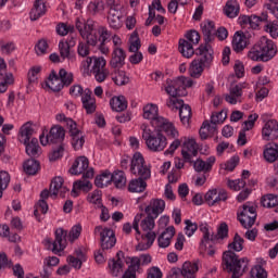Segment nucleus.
I'll use <instances>...</instances> for the list:
<instances>
[{"instance_id":"423d86ee","label":"nucleus","mask_w":278,"mask_h":278,"mask_svg":"<svg viewBox=\"0 0 278 278\" xmlns=\"http://www.w3.org/2000/svg\"><path fill=\"white\" fill-rule=\"evenodd\" d=\"M106 3L110 5L109 26L111 29L118 30L125 24V18H127V7L121 0H108Z\"/></svg>"},{"instance_id":"e433bc0d","label":"nucleus","mask_w":278,"mask_h":278,"mask_svg":"<svg viewBox=\"0 0 278 278\" xmlns=\"http://www.w3.org/2000/svg\"><path fill=\"white\" fill-rule=\"evenodd\" d=\"M79 190H83V192H90V190H92V182L86 178L75 181L73 184L72 197H79Z\"/></svg>"},{"instance_id":"72a5a7b5","label":"nucleus","mask_w":278,"mask_h":278,"mask_svg":"<svg viewBox=\"0 0 278 278\" xmlns=\"http://www.w3.org/2000/svg\"><path fill=\"white\" fill-rule=\"evenodd\" d=\"M109 105L112 112H125L127 110V99L124 96H114L110 99Z\"/></svg>"},{"instance_id":"6e6d98bb","label":"nucleus","mask_w":278,"mask_h":278,"mask_svg":"<svg viewBox=\"0 0 278 278\" xmlns=\"http://www.w3.org/2000/svg\"><path fill=\"white\" fill-rule=\"evenodd\" d=\"M26 147V153L30 157H36L40 153V146L38 144V139L34 138L28 141L27 143H24Z\"/></svg>"},{"instance_id":"c03bdc74","label":"nucleus","mask_w":278,"mask_h":278,"mask_svg":"<svg viewBox=\"0 0 278 278\" xmlns=\"http://www.w3.org/2000/svg\"><path fill=\"white\" fill-rule=\"evenodd\" d=\"M214 134H216V126L214 123L205 121L200 128V138L207 140V138H212Z\"/></svg>"},{"instance_id":"20e7f679","label":"nucleus","mask_w":278,"mask_h":278,"mask_svg":"<svg viewBox=\"0 0 278 278\" xmlns=\"http://www.w3.org/2000/svg\"><path fill=\"white\" fill-rule=\"evenodd\" d=\"M277 55V45L274 40L262 37L248 52L252 62H270Z\"/></svg>"},{"instance_id":"49530a36","label":"nucleus","mask_w":278,"mask_h":278,"mask_svg":"<svg viewBox=\"0 0 278 278\" xmlns=\"http://www.w3.org/2000/svg\"><path fill=\"white\" fill-rule=\"evenodd\" d=\"M97 188H108L112 184V173L110 170L102 172L94 179Z\"/></svg>"},{"instance_id":"37998d69","label":"nucleus","mask_w":278,"mask_h":278,"mask_svg":"<svg viewBox=\"0 0 278 278\" xmlns=\"http://www.w3.org/2000/svg\"><path fill=\"white\" fill-rule=\"evenodd\" d=\"M75 255L76 257L73 255L67 256V263L71 264L73 268H76V270H79V268H81L83 262H86L87 260L86 253H84L81 250H76Z\"/></svg>"},{"instance_id":"3c124183","label":"nucleus","mask_w":278,"mask_h":278,"mask_svg":"<svg viewBox=\"0 0 278 278\" xmlns=\"http://www.w3.org/2000/svg\"><path fill=\"white\" fill-rule=\"evenodd\" d=\"M23 169L26 175H36L40 170V162L30 159L24 162Z\"/></svg>"},{"instance_id":"c9c22d12","label":"nucleus","mask_w":278,"mask_h":278,"mask_svg":"<svg viewBox=\"0 0 278 278\" xmlns=\"http://www.w3.org/2000/svg\"><path fill=\"white\" fill-rule=\"evenodd\" d=\"M45 14H47L45 0H36L29 14L30 21H38V18H40V16H45Z\"/></svg>"},{"instance_id":"4c0bfd02","label":"nucleus","mask_w":278,"mask_h":278,"mask_svg":"<svg viewBox=\"0 0 278 278\" xmlns=\"http://www.w3.org/2000/svg\"><path fill=\"white\" fill-rule=\"evenodd\" d=\"M46 84L48 88H50V90H52L53 92H60V90L64 88V83H62V78L58 76V73H55V71L51 72Z\"/></svg>"},{"instance_id":"052dcab7","label":"nucleus","mask_w":278,"mask_h":278,"mask_svg":"<svg viewBox=\"0 0 278 278\" xmlns=\"http://www.w3.org/2000/svg\"><path fill=\"white\" fill-rule=\"evenodd\" d=\"M88 203H92V205H97V207H102L103 203L101 202V191L94 190L93 192L87 195Z\"/></svg>"},{"instance_id":"de8ad7c7","label":"nucleus","mask_w":278,"mask_h":278,"mask_svg":"<svg viewBox=\"0 0 278 278\" xmlns=\"http://www.w3.org/2000/svg\"><path fill=\"white\" fill-rule=\"evenodd\" d=\"M144 190H147V181L142 177L135 178L128 184L129 192H144Z\"/></svg>"},{"instance_id":"a18cd8bd","label":"nucleus","mask_w":278,"mask_h":278,"mask_svg":"<svg viewBox=\"0 0 278 278\" xmlns=\"http://www.w3.org/2000/svg\"><path fill=\"white\" fill-rule=\"evenodd\" d=\"M178 45L179 52L184 58L190 59L192 55H194V47L192 46L193 43L186 39H180Z\"/></svg>"},{"instance_id":"c756f323","label":"nucleus","mask_w":278,"mask_h":278,"mask_svg":"<svg viewBox=\"0 0 278 278\" xmlns=\"http://www.w3.org/2000/svg\"><path fill=\"white\" fill-rule=\"evenodd\" d=\"M175 237V226L167 227L157 238L160 249H168Z\"/></svg>"},{"instance_id":"f8f14e48","label":"nucleus","mask_w":278,"mask_h":278,"mask_svg":"<svg viewBox=\"0 0 278 278\" xmlns=\"http://www.w3.org/2000/svg\"><path fill=\"white\" fill-rule=\"evenodd\" d=\"M43 244L48 251H52L55 255H61L60 253L66 249V231L58 228L55 230V240L52 241L50 238H46Z\"/></svg>"},{"instance_id":"c85d7f7f","label":"nucleus","mask_w":278,"mask_h":278,"mask_svg":"<svg viewBox=\"0 0 278 278\" xmlns=\"http://www.w3.org/2000/svg\"><path fill=\"white\" fill-rule=\"evenodd\" d=\"M36 134V130L34 129V123L26 122L24 125L21 126L18 131V140L23 144H27L29 140H31V137Z\"/></svg>"},{"instance_id":"393cba45","label":"nucleus","mask_w":278,"mask_h":278,"mask_svg":"<svg viewBox=\"0 0 278 278\" xmlns=\"http://www.w3.org/2000/svg\"><path fill=\"white\" fill-rule=\"evenodd\" d=\"M200 231L202 233L200 249L202 251H207V244L216 240V237L214 236V230H212V228H210L207 224H201Z\"/></svg>"},{"instance_id":"4468645a","label":"nucleus","mask_w":278,"mask_h":278,"mask_svg":"<svg viewBox=\"0 0 278 278\" xmlns=\"http://www.w3.org/2000/svg\"><path fill=\"white\" fill-rule=\"evenodd\" d=\"M108 61L103 56H89L81 62L80 68L85 75L105 70Z\"/></svg>"},{"instance_id":"2eb2a0df","label":"nucleus","mask_w":278,"mask_h":278,"mask_svg":"<svg viewBox=\"0 0 278 278\" xmlns=\"http://www.w3.org/2000/svg\"><path fill=\"white\" fill-rule=\"evenodd\" d=\"M227 199H229V193L220 187L208 189L204 195L205 203L210 207H216V205H220Z\"/></svg>"},{"instance_id":"ea45409f","label":"nucleus","mask_w":278,"mask_h":278,"mask_svg":"<svg viewBox=\"0 0 278 278\" xmlns=\"http://www.w3.org/2000/svg\"><path fill=\"white\" fill-rule=\"evenodd\" d=\"M180 273L185 278H197L195 275L197 273H199V262H185L180 269Z\"/></svg>"},{"instance_id":"7c9ffc66","label":"nucleus","mask_w":278,"mask_h":278,"mask_svg":"<svg viewBox=\"0 0 278 278\" xmlns=\"http://www.w3.org/2000/svg\"><path fill=\"white\" fill-rule=\"evenodd\" d=\"M125 268V263L121 257L109 260L108 263V273L112 275V277H119L123 275V270Z\"/></svg>"},{"instance_id":"09e8293b","label":"nucleus","mask_w":278,"mask_h":278,"mask_svg":"<svg viewBox=\"0 0 278 278\" xmlns=\"http://www.w3.org/2000/svg\"><path fill=\"white\" fill-rule=\"evenodd\" d=\"M155 218L152 215H147L146 218L140 219V227L143 233H155L153 229H155Z\"/></svg>"},{"instance_id":"bf43d9fd","label":"nucleus","mask_w":278,"mask_h":278,"mask_svg":"<svg viewBox=\"0 0 278 278\" xmlns=\"http://www.w3.org/2000/svg\"><path fill=\"white\" fill-rule=\"evenodd\" d=\"M263 207H278V195L267 194L262 198Z\"/></svg>"},{"instance_id":"58836bf2","label":"nucleus","mask_w":278,"mask_h":278,"mask_svg":"<svg viewBox=\"0 0 278 278\" xmlns=\"http://www.w3.org/2000/svg\"><path fill=\"white\" fill-rule=\"evenodd\" d=\"M263 266H266V262L264 258L258 257L256 258V265H254L251 269V277L252 278H268V273L264 269Z\"/></svg>"},{"instance_id":"bb28decb","label":"nucleus","mask_w":278,"mask_h":278,"mask_svg":"<svg viewBox=\"0 0 278 278\" xmlns=\"http://www.w3.org/2000/svg\"><path fill=\"white\" fill-rule=\"evenodd\" d=\"M216 164V156H208L205 161L198 159L193 162V168L195 173H210Z\"/></svg>"},{"instance_id":"f03ea898","label":"nucleus","mask_w":278,"mask_h":278,"mask_svg":"<svg viewBox=\"0 0 278 278\" xmlns=\"http://www.w3.org/2000/svg\"><path fill=\"white\" fill-rule=\"evenodd\" d=\"M142 117L146 121H150L154 129H162L168 138H177L179 136V130L175 127L173 123L163 116H160V108L155 103H148L143 105Z\"/></svg>"},{"instance_id":"13d9d810","label":"nucleus","mask_w":278,"mask_h":278,"mask_svg":"<svg viewBox=\"0 0 278 278\" xmlns=\"http://www.w3.org/2000/svg\"><path fill=\"white\" fill-rule=\"evenodd\" d=\"M129 51L130 53H136L141 45H140V37H138V33L137 31H132L130 37H129Z\"/></svg>"},{"instance_id":"473e14b6","label":"nucleus","mask_w":278,"mask_h":278,"mask_svg":"<svg viewBox=\"0 0 278 278\" xmlns=\"http://www.w3.org/2000/svg\"><path fill=\"white\" fill-rule=\"evenodd\" d=\"M88 157L79 156L75 160L72 167L70 168L71 175H81L89 166Z\"/></svg>"},{"instance_id":"cd10ccee","label":"nucleus","mask_w":278,"mask_h":278,"mask_svg":"<svg viewBox=\"0 0 278 278\" xmlns=\"http://www.w3.org/2000/svg\"><path fill=\"white\" fill-rule=\"evenodd\" d=\"M260 21H268V14L263 13L261 16L257 15H241L238 17L239 25H250L253 29H256V27H260Z\"/></svg>"},{"instance_id":"603ef678","label":"nucleus","mask_w":278,"mask_h":278,"mask_svg":"<svg viewBox=\"0 0 278 278\" xmlns=\"http://www.w3.org/2000/svg\"><path fill=\"white\" fill-rule=\"evenodd\" d=\"M202 34L205 36L206 41H211L216 34V27L214 26V22H203L201 24Z\"/></svg>"},{"instance_id":"774afa93","label":"nucleus","mask_w":278,"mask_h":278,"mask_svg":"<svg viewBox=\"0 0 278 278\" xmlns=\"http://www.w3.org/2000/svg\"><path fill=\"white\" fill-rule=\"evenodd\" d=\"M166 103L170 110H179L185 105L184 100L179 99L178 97H169Z\"/></svg>"},{"instance_id":"a878e982","label":"nucleus","mask_w":278,"mask_h":278,"mask_svg":"<svg viewBox=\"0 0 278 278\" xmlns=\"http://www.w3.org/2000/svg\"><path fill=\"white\" fill-rule=\"evenodd\" d=\"M112 58L110 61V66L112 68H123L125 66V60L127 59V53L123 48H113Z\"/></svg>"},{"instance_id":"2f4dec72","label":"nucleus","mask_w":278,"mask_h":278,"mask_svg":"<svg viewBox=\"0 0 278 278\" xmlns=\"http://www.w3.org/2000/svg\"><path fill=\"white\" fill-rule=\"evenodd\" d=\"M263 157L265 162L273 164L278 160V144L277 143H267L263 151Z\"/></svg>"},{"instance_id":"a19ab883","label":"nucleus","mask_w":278,"mask_h":278,"mask_svg":"<svg viewBox=\"0 0 278 278\" xmlns=\"http://www.w3.org/2000/svg\"><path fill=\"white\" fill-rule=\"evenodd\" d=\"M224 14L228 18H236L240 14V2L238 0H228L224 8Z\"/></svg>"},{"instance_id":"0e129e2a","label":"nucleus","mask_w":278,"mask_h":278,"mask_svg":"<svg viewBox=\"0 0 278 278\" xmlns=\"http://www.w3.org/2000/svg\"><path fill=\"white\" fill-rule=\"evenodd\" d=\"M227 186L230 190H233L235 192H240V189L247 186V181H244L243 179H228Z\"/></svg>"},{"instance_id":"338daca9","label":"nucleus","mask_w":278,"mask_h":278,"mask_svg":"<svg viewBox=\"0 0 278 278\" xmlns=\"http://www.w3.org/2000/svg\"><path fill=\"white\" fill-rule=\"evenodd\" d=\"M113 81L116 84V86H125L129 84V77L125 72L118 71L115 77H113Z\"/></svg>"},{"instance_id":"f3484780","label":"nucleus","mask_w":278,"mask_h":278,"mask_svg":"<svg viewBox=\"0 0 278 278\" xmlns=\"http://www.w3.org/2000/svg\"><path fill=\"white\" fill-rule=\"evenodd\" d=\"M199 153V143L197 139L192 137H184L181 144V155L185 162H192L193 157H197Z\"/></svg>"},{"instance_id":"9d476101","label":"nucleus","mask_w":278,"mask_h":278,"mask_svg":"<svg viewBox=\"0 0 278 278\" xmlns=\"http://www.w3.org/2000/svg\"><path fill=\"white\" fill-rule=\"evenodd\" d=\"M130 173L141 179L151 178V166L144 161V156L140 152H136L130 160Z\"/></svg>"},{"instance_id":"f704fd0d","label":"nucleus","mask_w":278,"mask_h":278,"mask_svg":"<svg viewBox=\"0 0 278 278\" xmlns=\"http://www.w3.org/2000/svg\"><path fill=\"white\" fill-rule=\"evenodd\" d=\"M249 45V39L247 38V35L243 33H236L232 39V48L233 51L237 53H240V51H244L247 49V46Z\"/></svg>"},{"instance_id":"79ce46f5","label":"nucleus","mask_w":278,"mask_h":278,"mask_svg":"<svg viewBox=\"0 0 278 278\" xmlns=\"http://www.w3.org/2000/svg\"><path fill=\"white\" fill-rule=\"evenodd\" d=\"M105 10V2L103 0H91L87 5L88 14L97 16V14H103Z\"/></svg>"},{"instance_id":"f257e3e1","label":"nucleus","mask_w":278,"mask_h":278,"mask_svg":"<svg viewBox=\"0 0 278 278\" xmlns=\"http://www.w3.org/2000/svg\"><path fill=\"white\" fill-rule=\"evenodd\" d=\"M228 251L223 254V264L225 270L227 273H231V278H240L242 277L247 270H249L250 260L249 257H238L240 251L244 249V239L239 236V233H235L232 242L228 244ZM235 251V252H233Z\"/></svg>"},{"instance_id":"5701e85b","label":"nucleus","mask_w":278,"mask_h":278,"mask_svg":"<svg viewBox=\"0 0 278 278\" xmlns=\"http://www.w3.org/2000/svg\"><path fill=\"white\" fill-rule=\"evenodd\" d=\"M71 47H75V40H71L70 42L61 40L59 42L60 55L63 60H68V62H77V55H75V52H71Z\"/></svg>"},{"instance_id":"aec40b11","label":"nucleus","mask_w":278,"mask_h":278,"mask_svg":"<svg viewBox=\"0 0 278 278\" xmlns=\"http://www.w3.org/2000/svg\"><path fill=\"white\" fill-rule=\"evenodd\" d=\"M68 192V188L64 186V178L56 176L52 179L50 184V197L51 199H55V197L64 198Z\"/></svg>"},{"instance_id":"4be33fe9","label":"nucleus","mask_w":278,"mask_h":278,"mask_svg":"<svg viewBox=\"0 0 278 278\" xmlns=\"http://www.w3.org/2000/svg\"><path fill=\"white\" fill-rule=\"evenodd\" d=\"M81 103L87 114H94V112H97V99L90 89L87 88L84 90L81 94Z\"/></svg>"},{"instance_id":"b1692460","label":"nucleus","mask_w":278,"mask_h":278,"mask_svg":"<svg viewBox=\"0 0 278 278\" xmlns=\"http://www.w3.org/2000/svg\"><path fill=\"white\" fill-rule=\"evenodd\" d=\"M263 140H277L278 123L275 119H269L265 123L262 129Z\"/></svg>"},{"instance_id":"1a4fd4ad","label":"nucleus","mask_w":278,"mask_h":278,"mask_svg":"<svg viewBox=\"0 0 278 278\" xmlns=\"http://www.w3.org/2000/svg\"><path fill=\"white\" fill-rule=\"evenodd\" d=\"M140 220H142V214H137L134 217V230H135V238L138 242L136 249L137 251H147L153 247L155 242L156 235L155 232H140Z\"/></svg>"},{"instance_id":"7ed1b4c3","label":"nucleus","mask_w":278,"mask_h":278,"mask_svg":"<svg viewBox=\"0 0 278 278\" xmlns=\"http://www.w3.org/2000/svg\"><path fill=\"white\" fill-rule=\"evenodd\" d=\"M162 128L152 130L147 124L141 125V137L146 147L152 153H162L168 147V139L162 134Z\"/></svg>"},{"instance_id":"69168bd1","label":"nucleus","mask_w":278,"mask_h":278,"mask_svg":"<svg viewBox=\"0 0 278 278\" xmlns=\"http://www.w3.org/2000/svg\"><path fill=\"white\" fill-rule=\"evenodd\" d=\"M10 185V174L8 172H0V199L3 197V190Z\"/></svg>"},{"instance_id":"a211bd4d","label":"nucleus","mask_w":278,"mask_h":278,"mask_svg":"<svg viewBox=\"0 0 278 278\" xmlns=\"http://www.w3.org/2000/svg\"><path fill=\"white\" fill-rule=\"evenodd\" d=\"M249 88L247 83H239L230 88L229 93L225 96V101L230 105L242 103V90Z\"/></svg>"},{"instance_id":"9b49d317","label":"nucleus","mask_w":278,"mask_h":278,"mask_svg":"<svg viewBox=\"0 0 278 278\" xmlns=\"http://www.w3.org/2000/svg\"><path fill=\"white\" fill-rule=\"evenodd\" d=\"M256 218H257V208L255 204L251 202L243 204L238 212V220L239 223H241L244 229H251V227L255 225Z\"/></svg>"},{"instance_id":"5fc2aeb1","label":"nucleus","mask_w":278,"mask_h":278,"mask_svg":"<svg viewBox=\"0 0 278 278\" xmlns=\"http://www.w3.org/2000/svg\"><path fill=\"white\" fill-rule=\"evenodd\" d=\"M261 23H266L264 25V31L269 34L271 38H278V22L277 21H261Z\"/></svg>"},{"instance_id":"ddd939ff","label":"nucleus","mask_w":278,"mask_h":278,"mask_svg":"<svg viewBox=\"0 0 278 278\" xmlns=\"http://www.w3.org/2000/svg\"><path fill=\"white\" fill-rule=\"evenodd\" d=\"M47 130H43L39 136V141L42 147H47L48 144H58V142H62L66 136V130L62 126H53L49 134Z\"/></svg>"},{"instance_id":"39448f33","label":"nucleus","mask_w":278,"mask_h":278,"mask_svg":"<svg viewBox=\"0 0 278 278\" xmlns=\"http://www.w3.org/2000/svg\"><path fill=\"white\" fill-rule=\"evenodd\" d=\"M214 60V50L212 46L204 45L200 46L197 51V56L192 60L189 66V75L194 79H199L203 75V71L212 64Z\"/></svg>"},{"instance_id":"412c9836","label":"nucleus","mask_w":278,"mask_h":278,"mask_svg":"<svg viewBox=\"0 0 278 278\" xmlns=\"http://www.w3.org/2000/svg\"><path fill=\"white\" fill-rule=\"evenodd\" d=\"M5 68H8L5 60L0 58V92H7L8 86L14 84V75L12 73L4 74Z\"/></svg>"},{"instance_id":"8fccbe9b","label":"nucleus","mask_w":278,"mask_h":278,"mask_svg":"<svg viewBox=\"0 0 278 278\" xmlns=\"http://www.w3.org/2000/svg\"><path fill=\"white\" fill-rule=\"evenodd\" d=\"M111 177L115 188L123 189L125 186H127V177L125 176V172L115 170L113 174H111Z\"/></svg>"},{"instance_id":"6e6552de","label":"nucleus","mask_w":278,"mask_h":278,"mask_svg":"<svg viewBox=\"0 0 278 278\" xmlns=\"http://www.w3.org/2000/svg\"><path fill=\"white\" fill-rule=\"evenodd\" d=\"M75 25L81 38L87 40L88 45L91 47H97V45H99V36L94 29V21H86L84 17H77Z\"/></svg>"},{"instance_id":"864d4df0","label":"nucleus","mask_w":278,"mask_h":278,"mask_svg":"<svg viewBox=\"0 0 278 278\" xmlns=\"http://www.w3.org/2000/svg\"><path fill=\"white\" fill-rule=\"evenodd\" d=\"M85 143H86V138L84 136V132L71 135V144L75 151H79L84 149Z\"/></svg>"},{"instance_id":"4d7b16f0","label":"nucleus","mask_w":278,"mask_h":278,"mask_svg":"<svg viewBox=\"0 0 278 278\" xmlns=\"http://www.w3.org/2000/svg\"><path fill=\"white\" fill-rule=\"evenodd\" d=\"M191 116H192V109L190 108V105L185 104L179 109V117L182 125H188V123H190Z\"/></svg>"},{"instance_id":"0eeeda50","label":"nucleus","mask_w":278,"mask_h":278,"mask_svg":"<svg viewBox=\"0 0 278 278\" xmlns=\"http://www.w3.org/2000/svg\"><path fill=\"white\" fill-rule=\"evenodd\" d=\"M192 86H194V80L190 77L180 76L174 79H167L162 88L168 97H185L186 88H192Z\"/></svg>"},{"instance_id":"dca6fc26","label":"nucleus","mask_w":278,"mask_h":278,"mask_svg":"<svg viewBox=\"0 0 278 278\" xmlns=\"http://www.w3.org/2000/svg\"><path fill=\"white\" fill-rule=\"evenodd\" d=\"M96 236H100V242L103 251H108L109 249H113L116 244V236L114 235V230L103 226H97L94 228Z\"/></svg>"},{"instance_id":"e2e57ef3","label":"nucleus","mask_w":278,"mask_h":278,"mask_svg":"<svg viewBox=\"0 0 278 278\" xmlns=\"http://www.w3.org/2000/svg\"><path fill=\"white\" fill-rule=\"evenodd\" d=\"M77 53L80 58H88V55H90V43H88V41H79Z\"/></svg>"},{"instance_id":"680f3d73","label":"nucleus","mask_w":278,"mask_h":278,"mask_svg":"<svg viewBox=\"0 0 278 278\" xmlns=\"http://www.w3.org/2000/svg\"><path fill=\"white\" fill-rule=\"evenodd\" d=\"M225 121H227V111L225 110L213 113L211 116V123H213L215 126L225 123Z\"/></svg>"},{"instance_id":"6ab92c4d","label":"nucleus","mask_w":278,"mask_h":278,"mask_svg":"<svg viewBox=\"0 0 278 278\" xmlns=\"http://www.w3.org/2000/svg\"><path fill=\"white\" fill-rule=\"evenodd\" d=\"M164 210H166V202L164 200L152 199L146 206L144 212L147 216H153V218H157L160 214L164 213Z\"/></svg>"}]
</instances>
